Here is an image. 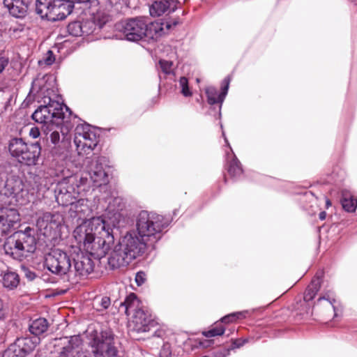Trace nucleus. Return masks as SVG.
Masks as SVG:
<instances>
[{
	"label": "nucleus",
	"mask_w": 357,
	"mask_h": 357,
	"mask_svg": "<svg viewBox=\"0 0 357 357\" xmlns=\"http://www.w3.org/2000/svg\"><path fill=\"white\" fill-rule=\"evenodd\" d=\"M96 0H37L36 11L50 21L62 20L73 10L75 3H94Z\"/></svg>",
	"instance_id": "nucleus-3"
},
{
	"label": "nucleus",
	"mask_w": 357,
	"mask_h": 357,
	"mask_svg": "<svg viewBox=\"0 0 357 357\" xmlns=\"http://www.w3.org/2000/svg\"><path fill=\"white\" fill-rule=\"evenodd\" d=\"M326 207H327V208H328L329 206H331V201H330L329 199H327L326 200Z\"/></svg>",
	"instance_id": "nucleus-49"
},
{
	"label": "nucleus",
	"mask_w": 357,
	"mask_h": 357,
	"mask_svg": "<svg viewBox=\"0 0 357 357\" xmlns=\"http://www.w3.org/2000/svg\"><path fill=\"white\" fill-rule=\"evenodd\" d=\"M20 215L16 209L0 208V232L6 234L20 222Z\"/></svg>",
	"instance_id": "nucleus-17"
},
{
	"label": "nucleus",
	"mask_w": 357,
	"mask_h": 357,
	"mask_svg": "<svg viewBox=\"0 0 357 357\" xmlns=\"http://www.w3.org/2000/svg\"><path fill=\"white\" fill-rule=\"evenodd\" d=\"M176 5L177 3L174 0H157L150 6V14L153 17L169 14L176 9Z\"/></svg>",
	"instance_id": "nucleus-19"
},
{
	"label": "nucleus",
	"mask_w": 357,
	"mask_h": 357,
	"mask_svg": "<svg viewBox=\"0 0 357 357\" xmlns=\"http://www.w3.org/2000/svg\"><path fill=\"white\" fill-rule=\"evenodd\" d=\"M98 136L95 130L89 124H79L75 129L74 144L79 156L90 154L97 146Z\"/></svg>",
	"instance_id": "nucleus-9"
},
{
	"label": "nucleus",
	"mask_w": 357,
	"mask_h": 357,
	"mask_svg": "<svg viewBox=\"0 0 357 357\" xmlns=\"http://www.w3.org/2000/svg\"><path fill=\"white\" fill-rule=\"evenodd\" d=\"M88 178L77 176H70L59 181L54 189L56 200L62 206H70V211L79 219L90 212L88 201L83 198L78 199L86 191Z\"/></svg>",
	"instance_id": "nucleus-1"
},
{
	"label": "nucleus",
	"mask_w": 357,
	"mask_h": 357,
	"mask_svg": "<svg viewBox=\"0 0 357 357\" xmlns=\"http://www.w3.org/2000/svg\"><path fill=\"white\" fill-rule=\"evenodd\" d=\"M45 265L52 273L63 275L71 268V261L68 254L59 249L53 250L47 254Z\"/></svg>",
	"instance_id": "nucleus-12"
},
{
	"label": "nucleus",
	"mask_w": 357,
	"mask_h": 357,
	"mask_svg": "<svg viewBox=\"0 0 357 357\" xmlns=\"http://www.w3.org/2000/svg\"><path fill=\"white\" fill-rule=\"evenodd\" d=\"M168 222L162 215L146 211H141L137 219V230L139 237L148 244H153L160 238Z\"/></svg>",
	"instance_id": "nucleus-4"
},
{
	"label": "nucleus",
	"mask_w": 357,
	"mask_h": 357,
	"mask_svg": "<svg viewBox=\"0 0 357 357\" xmlns=\"http://www.w3.org/2000/svg\"><path fill=\"white\" fill-rule=\"evenodd\" d=\"M147 245L141 238L126 234L109 254L107 261L109 268L116 269L128 265L144 252Z\"/></svg>",
	"instance_id": "nucleus-2"
},
{
	"label": "nucleus",
	"mask_w": 357,
	"mask_h": 357,
	"mask_svg": "<svg viewBox=\"0 0 357 357\" xmlns=\"http://www.w3.org/2000/svg\"><path fill=\"white\" fill-rule=\"evenodd\" d=\"M9 59L5 56H0V74L3 73L6 67L8 65Z\"/></svg>",
	"instance_id": "nucleus-40"
},
{
	"label": "nucleus",
	"mask_w": 357,
	"mask_h": 357,
	"mask_svg": "<svg viewBox=\"0 0 357 357\" xmlns=\"http://www.w3.org/2000/svg\"><path fill=\"white\" fill-rule=\"evenodd\" d=\"M105 158L96 157L86 166V171L91 182L100 186L107 182V174L104 169Z\"/></svg>",
	"instance_id": "nucleus-15"
},
{
	"label": "nucleus",
	"mask_w": 357,
	"mask_h": 357,
	"mask_svg": "<svg viewBox=\"0 0 357 357\" xmlns=\"http://www.w3.org/2000/svg\"><path fill=\"white\" fill-rule=\"evenodd\" d=\"M105 222L101 218L95 217L84 220L77 225L73 231V237L79 246L83 248L100 229L105 228Z\"/></svg>",
	"instance_id": "nucleus-11"
},
{
	"label": "nucleus",
	"mask_w": 357,
	"mask_h": 357,
	"mask_svg": "<svg viewBox=\"0 0 357 357\" xmlns=\"http://www.w3.org/2000/svg\"><path fill=\"white\" fill-rule=\"evenodd\" d=\"M227 160H228V159H229V153H227Z\"/></svg>",
	"instance_id": "nucleus-52"
},
{
	"label": "nucleus",
	"mask_w": 357,
	"mask_h": 357,
	"mask_svg": "<svg viewBox=\"0 0 357 357\" xmlns=\"http://www.w3.org/2000/svg\"><path fill=\"white\" fill-rule=\"evenodd\" d=\"M224 332V327L221 326L220 324L216 323L215 326L208 331H204L202 333L206 337H212L217 335H221Z\"/></svg>",
	"instance_id": "nucleus-32"
},
{
	"label": "nucleus",
	"mask_w": 357,
	"mask_h": 357,
	"mask_svg": "<svg viewBox=\"0 0 357 357\" xmlns=\"http://www.w3.org/2000/svg\"><path fill=\"white\" fill-rule=\"evenodd\" d=\"M63 351L61 352L60 355L59 357H67V355H66V351L68 349L66 347H63Z\"/></svg>",
	"instance_id": "nucleus-47"
},
{
	"label": "nucleus",
	"mask_w": 357,
	"mask_h": 357,
	"mask_svg": "<svg viewBox=\"0 0 357 357\" xmlns=\"http://www.w3.org/2000/svg\"><path fill=\"white\" fill-rule=\"evenodd\" d=\"M8 150L20 162L32 165L39 158L41 148L38 142L27 144L21 138H13L9 142Z\"/></svg>",
	"instance_id": "nucleus-7"
},
{
	"label": "nucleus",
	"mask_w": 357,
	"mask_h": 357,
	"mask_svg": "<svg viewBox=\"0 0 357 357\" xmlns=\"http://www.w3.org/2000/svg\"><path fill=\"white\" fill-rule=\"evenodd\" d=\"M179 86L181 92L185 97H190L192 96V92L188 86V80L185 77H181L179 79Z\"/></svg>",
	"instance_id": "nucleus-36"
},
{
	"label": "nucleus",
	"mask_w": 357,
	"mask_h": 357,
	"mask_svg": "<svg viewBox=\"0 0 357 357\" xmlns=\"http://www.w3.org/2000/svg\"><path fill=\"white\" fill-rule=\"evenodd\" d=\"M159 65L161 70L166 75L171 74L173 72V62L165 59L159 61Z\"/></svg>",
	"instance_id": "nucleus-37"
},
{
	"label": "nucleus",
	"mask_w": 357,
	"mask_h": 357,
	"mask_svg": "<svg viewBox=\"0 0 357 357\" xmlns=\"http://www.w3.org/2000/svg\"><path fill=\"white\" fill-rule=\"evenodd\" d=\"M120 31L126 40L137 41L145 37V18L137 17L121 22Z\"/></svg>",
	"instance_id": "nucleus-14"
},
{
	"label": "nucleus",
	"mask_w": 357,
	"mask_h": 357,
	"mask_svg": "<svg viewBox=\"0 0 357 357\" xmlns=\"http://www.w3.org/2000/svg\"><path fill=\"white\" fill-rule=\"evenodd\" d=\"M322 300L328 301V304L331 305L334 310L335 316H337V309L336 307L334 305V303H335V299L333 297V293L332 291L327 292L325 296L319 298L318 302H321Z\"/></svg>",
	"instance_id": "nucleus-38"
},
{
	"label": "nucleus",
	"mask_w": 357,
	"mask_h": 357,
	"mask_svg": "<svg viewBox=\"0 0 357 357\" xmlns=\"http://www.w3.org/2000/svg\"><path fill=\"white\" fill-rule=\"evenodd\" d=\"M226 83L225 86L222 88L221 93H218L216 89L213 86H208L206 89V93L208 98V102L210 105H214L220 102L222 103L228 91L229 80L227 79H225Z\"/></svg>",
	"instance_id": "nucleus-24"
},
{
	"label": "nucleus",
	"mask_w": 357,
	"mask_h": 357,
	"mask_svg": "<svg viewBox=\"0 0 357 357\" xmlns=\"http://www.w3.org/2000/svg\"><path fill=\"white\" fill-rule=\"evenodd\" d=\"M63 107L57 101L51 100L46 105H40L32 114V119L47 128L59 126L64 118Z\"/></svg>",
	"instance_id": "nucleus-10"
},
{
	"label": "nucleus",
	"mask_w": 357,
	"mask_h": 357,
	"mask_svg": "<svg viewBox=\"0 0 357 357\" xmlns=\"http://www.w3.org/2000/svg\"><path fill=\"white\" fill-rule=\"evenodd\" d=\"M247 341L245 340H235L234 342V344L235 345L236 347H240L241 346H243Z\"/></svg>",
	"instance_id": "nucleus-46"
},
{
	"label": "nucleus",
	"mask_w": 357,
	"mask_h": 357,
	"mask_svg": "<svg viewBox=\"0 0 357 357\" xmlns=\"http://www.w3.org/2000/svg\"><path fill=\"white\" fill-rule=\"evenodd\" d=\"M132 322L135 330L139 333L149 331L154 324L151 316L142 309L135 310Z\"/></svg>",
	"instance_id": "nucleus-18"
},
{
	"label": "nucleus",
	"mask_w": 357,
	"mask_h": 357,
	"mask_svg": "<svg viewBox=\"0 0 357 357\" xmlns=\"http://www.w3.org/2000/svg\"><path fill=\"white\" fill-rule=\"evenodd\" d=\"M110 298L109 297H102L100 301V305L102 307L101 310H105L108 308V307L110 305ZM98 310H100V309L98 308Z\"/></svg>",
	"instance_id": "nucleus-41"
},
{
	"label": "nucleus",
	"mask_w": 357,
	"mask_h": 357,
	"mask_svg": "<svg viewBox=\"0 0 357 357\" xmlns=\"http://www.w3.org/2000/svg\"><path fill=\"white\" fill-rule=\"evenodd\" d=\"M40 342V339L38 337H26L17 338L14 344L19 349L22 356L25 357L34 350Z\"/></svg>",
	"instance_id": "nucleus-23"
},
{
	"label": "nucleus",
	"mask_w": 357,
	"mask_h": 357,
	"mask_svg": "<svg viewBox=\"0 0 357 357\" xmlns=\"http://www.w3.org/2000/svg\"><path fill=\"white\" fill-rule=\"evenodd\" d=\"M50 140L52 144L56 145L60 141V135L58 131H53L50 135Z\"/></svg>",
	"instance_id": "nucleus-43"
},
{
	"label": "nucleus",
	"mask_w": 357,
	"mask_h": 357,
	"mask_svg": "<svg viewBox=\"0 0 357 357\" xmlns=\"http://www.w3.org/2000/svg\"><path fill=\"white\" fill-rule=\"evenodd\" d=\"M343 208L347 212H354L357 208V199L354 198L347 191L342 192L341 200Z\"/></svg>",
	"instance_id": "nucleus-29"
},
{
	"label": "nucleus",
	"mask_w": 357,
	"mask_h": 357,
	"mask_svg": "<svg viewBox=\"0 0 357 357\" xmlns=\"http://www.w3.org/2000/svg\"><path fill=\"white\" fill-rule=\"evenodd\" d=\"M3 6L7 8L9 13L17 18H21L25 16L28 6L29 0H3Z\"/></svg>",
	"instance_id": "nucleus-21"
},
{
	"label": "nucleus",
	"mask_w": 357,
	"mask_h": 357,
	"mask_svg": "<svg viewBox=\"0 0 357 357\" xmlns=\"http://www.w3.org/2000/svg\"><path fill=\"white\" fill-rule=\"evenodd\" d=\"M55 59L52 51L49 50L47 53V56L44 59V62L46 65H51L54 63Z\"/></svg>",
	"instance_id": "nucleus-42"
},
{
	"label": "nucleus",
	"mask_w": 357,
	"mask_h": 357,
	"mask_svg": "<svg viewBox=\"0 0 357 357\" xmlns=\"http://www.w3.org/2000/svg\"><path fill=\"white\" fill-rule=\"evenodd\" d=\"M123 304L126 306V312L128 314L129 310L138 307L139 301L137 296L135 294L131 293L126 297Z\"/></svg>",
	"instance_id": "nucleus-30"
},
{
	"label": "nucleus",
	"mask_w": 357,
	"mask_h": 357,
	"mask_svg": "<svg viewBox=\"0 0 357 357\" xmlns=\"http://www.w3.org/2000/svg\"><path fill=\"white\" fill-rule=\"evenodd\" d=\"M320 287L321 279L318 277L314 278L305 291L304 300L307 302L312 301L319 290Z\"/></svg>",
	"instance_id": "nucleus-28"
},
{
	"label": "nucleus",
	"mask_w": 357,
	"mask_h": 357,
	"mask_svg": "<svg viewBox=\"0 0 357 357\" xmlns=\"http://www.w3.org/2000/svg\"><path fill=\"white\" fill-rule=\"evenodd\" d=\"M114 241L112 229L105 222V228L100 229L83 249L95 258L100 259L106 255Z\"/></svg>",
	"instance_id": "nucleus-8"
},
{
	"label": "nucleus",
	"mask_w": 357,
	"mask_h": 357,
	"mask_svg": "<svg viewBox=\"0 0 357 357\" xmlns=\"http://www.w3.org/2000/svg\"><path fill=\"white\" fill-rule=\"evenodd\" d=\"M52 153H53V154H57L56 151V147H54V149L52 150Z\"/></svg>",
	"instance_id": "nucleus-51"
},
{
	"label": "nucleus",
	"mask_w": 357,
	"mask_h": 357,
	"mask_svg": "<svg viewBox=\"0 0 357 357\" xmlns=\"http://www.w3.org/2000/svg\"><path fill=\"white\" fill-rule=\"evenodd\" d=\"M29 135L33 139L40 136V130L37 127H32L29 131Z\"/></svg>",
	"instance_id": "nucleus-44"
},
{
	"label": "nucleus",
	"mask_w": 357,
	"mask_h": 357,
	"mask_svg": "<svg viewBox=\"0 0 357 357\" xmlns=\"http://www.w3.org/2000/svg\"><path fill=\"white\" fill-rule=\"evenodd\" d=\"M94 29V23L89 20L73 22L67 27L69 34L75 37L89 35L93 31Z\"/></svg>",
	"instance_id": "nucleus-20"
},
{
	"label": "nucleus",
	"mask_w": 357,
	"mask_h": 357,
	"mask_svg": "<svg viewBox=\"0 0 357 357\" xmlns=\"http://www.w3.org/2000/svg\"><path fill=\"white\" fill-rule=\"evenodd\" d=\"M89 344L95 357H118V351L114 346V335L110 331L98 332L89 331Z\"/></svg>",
	"instance_id": "nucleus-6"
},
{
	"label": "nucleus",
	"mask_w": 357,
	"mask_h": 357,
	"mask_svg": "<svg viewBox=\"0 0 357 357\" xmlns=\"http://www.w3.org/2000/svg\"><path fill=\"white\" fill-rule=\"evenodd\" d=\"M2 357H24L20 351L15 345L11 344L3 353Z\"/></svg>",
	"instance_id": "nucleus-33"
},
{
	"label": "nucleus",
	"mask_w": 357,
	"mask_h": 357,
	"mask_svg": "<svg viewBox=\"0 0 357 357\" xmlns=\"http://www.w3.org/2000/svg\"><path fill=\"white\" fill-rule=\"evenodd\" d=\"M2 283L5 288L13 290L15 289L20 283L19 275L15 272H6L3 275Z\"/></svg>",
	"instance_id": "nucleus-27"
},
{
	"label": "nucleus",
	"mask_w": 357,
	"mask_h": 357,
	"mask_svg": "<svg viewBox=\"0 0 357 357\" xmlns=\"http://www.w3.org/2000/svg\"><path fill=\"white\" fill-rule=\"evenodd\" d=\"M222 136L224 137L225 143L229 147L232 155V158L231 161L229 162L228 172L232 177H238L243 173V169L241 168V163L239 160L236 158V157L234 155L231 148L229 146L228 139L226 137L224 131H222Z\"/></svg>",
	"instance_id": "nucleus-25"
},
{
	"label": "nucleus",
	"mask_w": 357,
	"mask_h": 357,
	"mask_svg": "<svg viewBox=\"0 0 357 357\" xmlns=\"http://www.w3.org/2000/svg\"><path fill=\"white\" fill-rule=\"evenodd\" d=\"M73 340L77 341L78 340V337H72L71 340L69 342H71V341H73Z\"/></svg>",
	"instance_id": "nucleus-50"
},
{
	"label": "nucleus",
	"mask_w": 357,
	"mask_h": 357,
	"mask_svg": "<svg viewBox=\"0 0 357 357\" xmlns=\"http://www.w3.org/2000/svg\"><path fill=\"white\" fill-rule=\"evenodd\" d=\"M36 241L33 236V231L26 227L24 231H18L8 237L3 245V250L6 255L13 259L22 260L36 250Z\"/></svg>",
	"instance_id": "nucleus-5"
},
{
	"label": "nucleus",
	"mask_w": 357,
	"mask_h": 357,
	"mask_svg": "<svg viewBox=\"0 0 357 357\" xmlns=\"http://www.w3.org/2000/svg\"><path fill=\"white\" fill-rule=\"evenodd\" d=\"M146 281V274L144 272H138L135 276V282L138 286H141Z\"/></svg>",
	"instance_id": "nucleus-39"
},
{
	"label": "nucleus",
	"mask_w": 357,
	"mask_h": 357,
	"mask_svg": "<svg viewBox=\"0 0 357 357\" xmlns=\"http://www.w3.org/2000/svg\"><path fill=\"white\" fill-rule=\"evenodd\" d=\"M124 206L123 200L120 197H115L113 199L112 202H109L108 210L110 212H119L122 210Z\"/></svg>",
	"instance_id": "nucleus-35"
},
{
	"label": "nucleus",
	"mask_w": 357,
	"mask_h": 357,
	"mask_svg": "<svg viewBox=\"0 0 357 357\" xmlns=\"http://www.w3.org/2000/svg\"><path fill=\"white\" fill-rule=\"evenodd\" d=\"M319 219L324 220L326 218V213L324 211H322L319 213Z\"/></svg>",
	"instance_id": "nucleus-48"
},
{
	"label": "nucleus",
	"mask_w": 357,
	"mask_h": 357,
	"mask_svg": "<svg viewBox=\"0 0 357 357\" xmlns=\"http://www.w3.org/2000/svg\"><path fill=\"white\" fill-rule=\"evenodd\" d=\"M73 260L75 273L85 276L93 271V262L88 255L81 253L77 255V258Z\"/></svg>",
	"instance_id": "nucleus-22"
},
{
	"label": "nucleus",
	"mask_w": 357,
	"mask_h": 357,
	"mask_svg": "<svg viewBox=\"0 0 357 357\" xmlns=\"http://www.w3.org/2000/svg\"><path fill=\"white\" fill-rule=\"evenodd\" d=\"M177 22H162L155 21L148 24L145 20V37L149 39L157 40L158 38L165 35L172 26H176Z\"/></svg>",
	"instance_id": "nucleus-16"
},
{
	"label": "nucleus",
	"mask_w": 357,
	"mask_h": 357,
	"mask_svg": "<svg viewBox=\"0 0 357 357\" xmlns=\"http://www.w3.org/2000/svg\"><path fill=\"white\" fill-rule=\"evenodd\" d=\"M38 82H39V80H34L33 82L31 92H32V93L38 92V90H39V88L38 87Z\"/></svg>",
	"instance_id": "nucleus-45"
},
{
	"label": "nucleus",
	"mask_w": 357,
	"mask_h": 357,
	"mask_svg": "<svg viewBox=\"0 0 357 357\" xmlns=\"http://www.w3.org/2000/svg\"><path fill=\"white\" fill-rule=\"evenodd\" d=\"M63 222V218L61 214L47 212L38 218L36 227L43 236L54 237Z\"/></svg>",
	"instance_id": "nucleus-13"
},
{
	"label": "nucleus",
	"mask_w": 357,
	"mask_h": 357,
	"mask_svg": "<svg viewBox=\"0 0 357 357\" xmlns=\"http://www.w3.org/2000/svg\"><path fill=\"white\" fill-rule=\"evenodd\" d=\"M9 185L6 184L4 187V189L0 191V206L6 205L10 202L8 201V198L10 196L14 194V192L10 191L8 188Z\"/></svg>",
	"instance_id": "nucleus-34"
},
{
	"label": "nucleus",
	"mask_w": 357,
	"mask_h": 357,
	"mask_svg": "<svg viewBox=\"0 0 357 357\" xmlns=\"http://www.w3.org/2000/svg\"><path fill=\"white\" fill-rule=\"evenodd\" d=\"M48 328V323L44 318H39L33 320L29 326V331L31 333L34 335V337H38L44 333Z\"/></svg>",
	"instance_id": "nucleus-26"
},
{
	"label": "nucleus",
	"mask_w": 357,
	"mask_h": 357,
	"mask_svg": "<svg viewBox=\"0 0 357 357\" xmlns=\"http://www.w3.org/2000/svg\"><path fill=\"white\" fill-rule=\"evenodd\" d=\"M248 314V310L237 312L234 313L229 314L228 315L225 316L221 319V322L223 323H230L236 321L238 319L245 318L246 315Z\"/></svg>",
	"instance_id": "nucleus-31"
}]
</instances>
